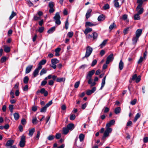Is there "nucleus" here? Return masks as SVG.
<instances>
[{"mask_svg":"<svg viewBox=\"0 0 148 148\" xmlns=\"http://www.w3.org/2000/svg\"><path fill=\"white\" fill-rule=\"evenodd\" d=\"M92 48L90 46H88L86 48V51L85 56L83 57V59L84 58H87L89 57L91 54L92 51Z\"/></svg>","mask_w":148,"mask_h":148,"instance_id":"nucleus-1","label":"nucleus"},{"mask_svg":"<svg viewBox=\"0 0 148 148\" xmlns=\"http://www.w3.org/2000/svg\"><path fill=\"white\" fill-rule=\"evenodd\" d=\"M141 80V76L140 75H139L138 76L136 74H134L133 75L131 79H130L129 82L130 83H132V81L135 80L136 83H138Z\"/></svg>","mask_w":148,"mask_h":148,"instance_id":"nucleus-2","label":"nucleus"},{"mask_svg":"<svg viewBox=\"0 0 148 148\" xmlns=\"http://www.w3.org/2000/svg\"><path fill=\"white\" fill-rule=\"evenodd\" d=\"M48 7L49 8V12L50 13H52L55 11L54 3L52 1L49 2Z\"/></svg>","mask_w":148,"mask_h":148,"instance_id":"nucleus-3","label":"nucleus"},{"mask_svg":"<svg viewBox=\"0 0 148 148\" xmlns=\"http://www.w3.org/2000/svg\"><path fill=\"white\" fill-rule=\"evenodd\" d=\"M25 137L24 135L21 136V140L19 143V145L21 147H23L25 144Z\"/></svg>","mask_w":148,"mask_h":148,"instance_id":"nucleus-4","label":"nucleus"},{"mask_svg":"<svg viewBox=\"0 0 148 148\" xmlns=\"http://www.w3.org/2000/svg\"><path fill=\"white\" fill-rule=\"evenodd\" d=\"M114 59L113 54H111L107 58L106 61V64H109L110 62H112Z\"/></svg>","mask_w":148,"mask_h":148,"instance_id":"nucleus-5","label":"nucleus"},{"mask_svg":"<svg viewBox=\"0 0 148 148\" xmlns=\"http://www.w3.org/2000/svg\"><path fill=\"white\" fill-rule=\"evenodd\" d=\"M136 10L139 14H141L143 12L144 9L142 7V6L138 5L136 8Z\"/></svg>","mask_w":148,"mask_h":148,"instance_id":"nucleus-6","label":"nucleus"},{"mask_svg":"<svg viewBox=\"0 0 148 148\" xmlns=\"http://www.w3.org/2000/svg\"><path fill=\"white\" fill-rule=\"evenodd\" d=\"M95 73V71L94 70H92L89 71L86 76V78H91L92 76Z\"/></svg>","mask_w":148,"mask_h":148,"instance_id":"nucleus-7","label":"nucleus"},{"mask_svg":"<svg viewBox=\"0 0 148 148\" xmlns=\"http://www.w3.org/2000/svg\"><path fill=\"white\" fill-rule=\"evenodd\" d=\"M33 68L32 65H29L27 66L25 69V73L27 74L30 72Z\"/></svg>","mask_w":148,"mask_h":148,"instance_id":"nucleus-8","label":"nucleus"},{"mask_svg":"<svg viewBox=\"0 0 148 148\" xmlns=\"http://www.w3.org/2000/svg\"><path fill=\"white\" fill-rule=\"evenodd\" d=\"M115 121L114 120H112L106 124V126L110 127L111 126L114 125L115 124Z\"/></svg>","mask_w":148,"mask_h":148,"instance_id":"nucleus-9","label":"nucleus"},{"mask_svg":"<svg viewBox=\"0 0 148 148\" xmlns=\"http://www.w3.org/2000/svg\"><path fill=\"white\" fill-rule=\"evenodd\" d=\"M40 93L41 94H43L44 95L45 97L47 96L48 95V92L47 91L45 90L44 88H41L40 90Z\"/></svg>","mask_w":148,"mask_h":148,"instance_id":"nucleus-10","label":"nucleus"},{"mask_svg":"<svg viewBox=\"0 0 148 148\" xmlns=\"http://www.w3.org/2000/svg\"><path fill=\"white\" fill-rule=\"evenodd\" d=\"M14 141L13 140H10L7 141L6 146L7 147H10L13 144Z\"/></svg>","mask_w":148,"mask_h":148,"instance_id":"nucleus-11","label":"nucleus"},{"mask_svg":"<svg viewBox=\"0 0 148 148\" xmlns=\"http://www.w3.org/2000/svg\"><path fill=\"white\" fill-rule=\"evenodd\" d=\"M142 33V30L141 29H138L136 32V36L139 37Z\"/></svg>","mask_w":148,"mask_h":148,"instance_id":"nucleus-12","label":"nucleus"},{"mask_svg":"<svg viewBox=\"0 0 148 148\" xmlns=\"http://www.w3.org/2000/svg\"><path fill=\"white\" fill-rule=\"evenodd\" d=\"M92 11V10L90 9H89L87 11L86 13V18L87 19L90 16Z\"/></svg>","mask_w":148,"mask_h":148,"instance_id":"nucleus-13","label":"nucleus"},{"mask_svg":"<svg viewBox=\"0 0 148 148\" xmlns=\"http://www.w3.org/2000/svg\"><path fill=\"white\" fill-rule=\"evenodd\" d=\"M139 37L136 36H134L132 39L133 43L134 44H136L138 40Z\"/></svg>","mask_w":148,"mask_h":148,"instance_id":"nucleus-14","label":"nucleus"},{"mask_svg":"<svg viewBox=\"0 0 148 148\" xmlns=\"http://www.w3.org/2000/svg\"><path fill=\"white\" fill-rule=\"evenodd\" d=\"M56 27L55 26L53 27L50 28L47 31V33L49 34L52 33L55 30Z\"/></svg>","mask_w":148,"mask_h":148,"instance_id":"nucleus-15","label":"nucleus"},{"mask_svg":"<svg viewBox=\"0 0 148 148\" xmlns=\"http://www.w3.org/2000/svg\"><path fill=\"white\" fill-rule=\"evenodd\" d=\"M67 128L69 130H72L74 128V125L72 123L69 124L67 125Z\"/></svg>","mask_w":148,"mask_h":148,"instance_id":"nucleus-16","label":"nucleus"},{"mask_svg":"<svg viewBox=\"0 0 148 148\" xmlns=\"http://www.w3.org/2000/svg\"><path fill=\"white\" fill-rule=\"evenodd\" d=\"M119 69L120 70H122L124 66V63L122 60H121L119 64Z\"/></svg>","mask_w":148,"mask_h":148,"instance_id":"nucleus-17","label":"nucleus"},{"mask_svg":"<svg viewBox=\"0 0 148 148\" xmlns=\"http://www.w3.org/2000/svg\"><path fill=\"white\" fill-rule=\"evenodd\" d=\"M108 40L106 39L104 40L102 42L100 45L99 46L101 48H102L106 44Z\"/></svg>","mask_w":148,"mask_h":148,"instance_id":"nucleus-18","label":"nucleus"},{"mask_svg":"<svg viewBox=\"0 0 148 148\" xmlns=\"http://www.w3.org/2000/svg\"><path fill=\"white\" fill-rule=\"evenodd\" d=\"M106 76H105L102 79L101 87L100 88V90L102 89L104 87L105 84V80L106 79Z\"/></svg>","mask_w":148,"mask_h":148,"instance_id":"nucleus-19","label":"nucleus"},{"mask_svg":"<svg viewBox=\"0 0 148 148\" xmlns=\"http://www.w3.org/2000/svg\"><path fill=\"white\" fill-rule=\"evenodd\" d=\"M105 19V16L103 14H101L99 16L98 18L99 21H101L104 20Z\"/></svg>","mask_w":148,"mask_h":148,"instance_id":"nucleus-20","label":"nucleus"},{"mask_svg":"<svg viewBox=\"0 0 148 148\" xmlns=\"http://www.w3.org/2000/svg\"><path fill=\"white\" fill-rule=\"evenodd\" d=\"M3 47L4 48V50L5 52L8 53L10 51V49L9 47L6 45H4Z\"/></svg>","mask_w":148,"mask_h":148,"instance_id":"nucleus-21","label":"nucleus"},{"mask_svg":"<svg viewBox=\"0 0 148 148\" xmlns=\"http://www.w3.org/2000/svg\"><path fill=\"white\" fill-rule=\"evenodd\" d=\"M65 78L64 77L57 78L56 79V82H64L65 81Z\"/></svg>","mask_w":148,"mask_h":148,"instance_id":"nucleus-22","label":"nucleus"},{"mask_svg":"<svg viewBox=\"0 0 148 148\" xmlns=\"http://www.w3.org/2000/svg\"><path fill=\"white\" fill-rule=\"evenodd\" d=\"M92 29L91 28H86L84 31V33L85 34H87L88 33L92 31Z\"/></svg>","mask_w":148,"mask_h":148,"instance_id":"nucleus-23","label":"nucleus"},{"mask_svg":"<svg viewBox=\"0 0 148 148\" xmlns=\"http://www.w3.org/2000/svg\"><path fill=\"white\" fill-rule=\"evenodd\" d=\"M53 18L55 20L60 19V17L58 12H57L55 16L53 17Z\"/></svg>","mask_w":148,"mask_h":148,"instance_id":"nucleus-24","label":"nucleus"},{"mask_svg":"<svg viewBox=\"0 0 148 148\" xmlns=\"http://www.w3.org/2000/svg\"><path fill=\"white\" fill-rule=\"evenodd\" d=\"M95 25L94 24L90 22H87L85 23V27H86L88 26L91 27Z\"/></svg>","mask_w":148,"mask_h":148,"instance_id":"nucleus-25","label":"nucleus"},{"mask_svg":"<svg viewBox=\"0 0 148 148\" xmlns=\"http://www.w3.org/2000/svg\"><path fill=\"white\" fill-rule=\"evenodd\" d=\"M35 129L33 128L29 130V136H32L35 132Z\"/></svg>","mask_w":148,"mask_h":148,"instance_id":"nucleus-26","label":"nucleus"},{"mask_svg":"<svg viewBox=\"0 0 148 148\" xmlns=\"http://www.w3.org/2000/svg\"><path fill=\"white\" fill-rule=\"evenodd\" d=\"M121 110V109L120 107H117L115 108L114 112L116 114H118L120 112Z\"/></svg>","mask_w":148,"mask_h":148,"instance_id":"nucleus-27","label":"nucleus"},{"mask_svg":"<svg viewBox=\"0 0 148 148\" xmlns=\"http://www.w3.org/2000/svg\"><path fill=\"white\" fill-rule=\"evenodd\" d=\"M39 71L36 69L34 70L33 73V75L34 77H36L38 75Z\"/></svg>","mask_w":148,"mask_h":148,"instance_id":"nucleus-28","label":"nucleus"},{"mask_svg":"<svg viewBox=\"0 0 148 148\" xmlns=\"http://www.w3.org/2000/svg\"><path fill=\"white\" fill-rule=\"evenodd\" d=\"M69 130L67 127L63 128V133L64 134H66L69 132Z\"/></svg>","mask_w":148,"mask_h":148,"instance_id":"nucleus-29","label":"nucleus"},{"mask_svg":"<svg viewBox=\"0 0 148 148\" xmlns=\"http://www.w3.org/2000/svg\"><path fill=\"white\" fill-rule=\"evenodd\" d=\"M140 116V113H138L136 115L134 119V122H135L138 119Z\"/></svg>","mask_w":148,"mask_h":148,"instance_id":"nucleus-30","label":"nucleus"},{"mask_svg":"<svg viewBox=\"0 0 148 148\" xmlns=\"http://www.w3.org/2000/svg\"><path fill=\"white\" fill-rule=\"evenodd\" d=\"M59 62L58 60L56 58L52 59L51 60V63L55 64H57Z\"/></svg>","mask_w":148,"mask_h":148,"instance_id":"nucleus-31","label":"nucleus"},{"mask_svg":"<svg viewBox=\"0 0 148 148\" xmlns=\"http://www.w3.org/2000/svg\"><path fill=\"white\" fill-rule=\"evenodd\" d=\"M140 14H139L138 13H137V14H135L134 15V19L135 20H139L140 19V17L139 16V15Z\"/></svg>","mask_w":148,"mask_h":148,"instance_id":"nucleus-32","label":"nucleus"},{"mask_svg":"<svg viewBox=\"0 0 148 148\" xmlns=\"http://www.w3.org/2000/svg\"><path fill=\"white\" fill-rule=\"evenodd\" d=\"M16 14V13L14 12V11H12V14L9 17V19L11 20Z\"/></svg>","mask_w":148,"mask_h":148,"instance_id":"nucleus-33","label":"nucleus"},{"mask_svg":"<svg viewBox=\"0 0 148 148\" xmlns=\"http://www.w3.org/2000/svg\"><path fill=\"white\" fill-rule=\"evenodd\" d=\"M106 130L105 131L107 132H108L109 133H111L112 130V128L110 127H106Z\"/></svg>","mask_w":148,"mask_h":148,"instance_id":"nucleus-34","label":"nucleus"},{"mask_svg":"<svg viewBox=\"0 0 148 148\" xmlns=\"http://www.w3.org/2000/svg\"><path fill=\"white\" fill-rule=\"evenodd\" d=\"M14 119L15 120H18L19 118V115L18 113H15L14 114Z\"/></svg>","mask_w":148,"mask_h":148,"instance_id":"nucleus-35","label":"nucleus"},{"mask_svg":"<svg viewBox=\"0 0 148 148\" xmlns=\"http://www.w3.org/2000/svg\"><path fill=\"white\" fill-rule=\"evenodd\" d=\"M55 138V136L52 135H49L47 138V139L49 140H53Z\"/></svg>","mask_w":148,"mask_h":148,"instance_id":"nucleus-36","label":"nucleus"},{"mask_svg":"<svg viewBox=\"0 0 148 148\" xmlns=\"http://www.w3.org/2000/svg\"><path fill=\"white\" fill-rule=\"evenodd\" d=\"M29 78L28 76L25 77L23 79V82L25 84H27L28 83Z\"/></svg>","mask_w":148,"mask_h":148,"instance_id":"nucleus-37","label":"nucleus"},{"mask_svg":"<svg viewBox=\"0 0 148 148\" xmlns=\"http://www.w3.org/2000/svg\"><path fill=\"white\" fill-rule=\"evenodd\" d=\"M79 140L80 142L82 141L84 139V136L83 134H80L79 136Z\"/></svg>","mask_w":148,"mask_h":148,"instance_id":"nucleus-38","label":"nucleus"},{"mask_svg":"<svg viewBox=\"0 0 148 148\" xmlns=\"http://www.w3.org/2000/svg\"><path fill=\"white\" fill-rule=\"evenodd\" d=\"M114 27H116V25L115 23H113L110 26L109 29L110 30H111Z\"/></svg>","mask_w":148,"mask_h":148,"instance_id":"nucleus-39","label":"nucleus"},{"mask_svg":"<svg viewBox=\"0 0 148 148\" xmlns=\"http://www.w3.org/2000/svg\"><path fill=\"white\" fill-rule=\"evenodd\" d=\"M114 5L115 8H120L121 7V5H119V3L118 1H114Z\"/></svg>","mask_w":148,"mask_h":148,"instance_id":"nucleus-40","label":"nucleus"},{"mask_svg":"<svg viewBox=\"0 0 148 148\" xmlns=\"http://www.w3.org/2000/svg\"><path fill=\"white\" fill-rule=\"evenodd\" d=\"M69 25L68 20V19L67 18L65 21V27L66 29H68Z\"/></svg>","mask_w":148,"mask_h":148,"instance_id":"nucleus-41","label":"nucleus"},{"mask_svg":"<svg viewBox=\"0 0 148 148\" xmlns=\"http://www.w3.org/2000/svg\"><path fill=\"white\" fill-rule=\"evenodd\" d=\"M47 72L46 70L45 69H42L41 70L40 73V75H42L43 74L46 73Z\"/></svg>","mask_w":148,"mask_h":148,"instance_id":"nucleus-42","label":"nucleus"},{"mask_svg":"<svg viewBox=\"0 0 148 148\" xmlns=\"http://www.w3.org/2000/svg\"><path fill=\"white\" fill-rule=\"evenodd\" d=\"M46 62L47 61L46 60L43 59L40 61L39 63L41 65H43L46 63Z\"/></svg>","mask_w":148,"mask_h":148,"instance_id":"nucleus-43","label":"nucleus"},{"mask_svg":"<svg viewBox=\"0 0 148 148\" xmlns=\"http://www.w3.org/2000/svg\"><path fill=\"white\" fill-rule=\"evenodd\" d=\"M47 108V107L45 106H44L41 108L40 111V112H45L46 111Z\"/></svg>","mask_w":148,"mask_h":148,"instance_id":"nucleus-44","label":"nucleus"},{"mask_svg":"<svg viewBox=\"0 0 148 148\" xmlns=\"http://www.w3.org/2000/svg\"><path fill=\"white\" fill-rule=\"evenodd\" d=\"M40 19V17L39 16H38L36 14L35 15H34V21H37Z\"/></svg>","mask_w":148,"mask_h":148,"instance_id":"nucleus-45","label":"nucleus"},{"mask_svg":"<svg viewBox=\"0 0 148 148\" xmlns=\"http://www.w3.org/2000/svg\"><path fill=\"white\" fill-rule=\"evenodd\" d=\"M103 110L104 113H106L109 111L110 109L109 108L107 107H105L104 108Z\"/></svg>","mask_w":148,"mask_h":148,"instance_id":"nucleus-46","label":"nucleus"},{"mask_svg":"<svg viewBox=\"0 0 148 148\" xmlns=\"http://www.w3.org/2000/svg\"><path fill=\"white\" fill-rule=\"evenodd\" d=\"M130 27H128L124 29L123 31V33L124 34H127V32L129 30V29Z\"/></svg>","mask_w":148,"mask_h":148,"instance_id":"nucleus-47","label":"nucleus"},{"mask_svg":"<svg viewBox=\"0 0 148 148\" xmlns=\"http://www.w3.org/2000/svg\"><path fill=\"white\" fill-rule=\"evenodd\" d=\"M92 34L93 35V39H97V34L96 32H93Z\"/></svg>","mask_w":148,"mask_h":148,"instance_id":"nucleus-48","label":"nucleus"},{"mask_svg":"<svg viewBox=\"0 0 148 148\" xmlns=\"http://www.w3.org/2000/svg\"><path fill=\"white\" fill-rule=\"evenodd\" d=\"M73 34V33L72 32H69L68 33L67 35L69 38H71Z\"/></svg>","mask_w":148,"mask_h":148,"instance_id":"nucleus-49","label":"nucleus"},{"mask_svg":"<svg viewBox=\"0 0 148 148\" xmlns=\"http://www.w3.org/2000/svg\"><path fill=\"white\" fill-rule=\"evenodd\" d=\"M80 84V82L78 81L75 82L74 85V87L75 88H77L78 87Z\"/></svg>","mask_w":148,"mask_h":148,"instance_id":"nucleus-50","label":"nucleus"},{"mask_svg":"<svg viewBox=\"0 0 148 148\" xmlns=\"http://www.w3.org/2000/svg\"><path fill=\"white\" fill-rule=\"evenodd\" d=\"M137 3L139 4L138 5L142 6L143 3V0H137Z\"/></svg>","mask_w":148,"mask_h":148,"instance_id":"nucleus-51","label":"nucleus"},{"mask_svg":"<svg viewBox=\"0 0 148 148\" xmlns=\"http://www.w3.org/2000/svg\"><path fill=\"white\" fill-rule=\"evenodd\" d=\"M76 116L75 114H72L70 117V119L71 120H74Z\"/></svg>","mask_w":148,"mask_h":148,"instance_id":"nucleus-52","label":"nucleus"},{"mask_svg":"<svg viewBox=\"0 0 148 148\" xmlns=\"http://www.w3.org/2000/svg\"><path fill=\"white\" fill-rule=\"evenodd\" d=\"M19 85V83L18 82L16 83V84L15 85L13 88L15 89H16V90H17V89H18V86Z\"/></svg>","mask_w":148,"mask_h":148,"instance_id":"nucleus-53","label":"nucleus"},{"mask_svg":"<svg viewBox=\"0 0 148 148\" xmlns=\"http://www.w3.org/2000/svg\"><path fill=\"white\" fill-rule=\"evenodd\" d=\"M7 58L5 57H3L1 58V63H3L5 62Z\"/></svg>","mask_w":148,"mask_h":148,"instance_id":"nucleus-54","label":"nucleus"},{"mask_svg":"<svg viewBox=\"0 0 148 148\" xmlns=\"http://www.w3.org/2000/svg\"><path fill=\"white\" fill-rule=\"evenodd\" d=\"M144 58L143 57H141L139 60L138 61V64H140L144 60Z\"/></svg>","mask_w":148,"mask_h":148,"instance_id":"nucleus-55","label":"nucleus"},{"mask_svg":"<svg viewBox=\"0 0 148 148\" xmlns=\"http://www.w3.org/2000/svg\"><path fill=\"white\" fill-rule=\"evenodd\" d=\"M26 120L25 119H23L21 120V123L23 125H25L26 124Z\"/></svg>","mask_w":148,"mask_h":148,"instance_id":"nucleus-56","label":"nucleus"},{"mask_svg":"<svg viewBox=\"0 0 148 148\" xmlns=\"http://www.w3.org/2000/svg\"><path fill=\"white\" fill-rule=\"evenodd\" d=\"M52 101L51 100L50 101H49L48 103H47L45 106L47 107H47H49V106H50L52 104Z\"/></svg>","mask_w":148,"mask_h":148,"instance_id":"nucleus-57","label":"nucleus"},{"mask_svg":"<svg viewBox=\"0 0 148 148\" xmlns=\"http://www.w3.org/2000/svg\"><path fill=\"white\" fill-rule=\"evenodd\" d=\"M52 101L51 100L50 101H49L48 103H47L45 106L47 107H47H49V106H50L52 104Z\"/></svg>","mask_w":148,"mask_h":148,"instance_id":"nucleus-58","label":"nucleus"},{"mask_svg":"<svg viewBox=\"0 0 148 148\" xmlns=\"http://www.w3.org/2000/svg\"><path fill=\"white\" fill-rule=\"evenodd\" d=\"M32 122L33 124H36L37 123V120L36 118L33 119L32 120Z\"/></svg>","mask_w":148,"mask_h":148,"instance_id":"nucleus-59","label":"nucleus"},{"mask_svg":"<svg viewBox=\"0 0 148 148\" xmlns=\"http://www.w3.org/2000/svg\"><path fill=\"white\" fill-rule=\"evenodd\" d=\"M44 30V28L43 27H40L39 28L38 31L40 33H42Z\"/></svg>","mask_w":148,"mask_h":148,"instance_id":"nucleus-60","label":"nucleus"},{"mask_svg":"<svg viewBox=\"0 0 148 148\" xmlns=\"http://www.w3.org/2000/svg\"><path fill=\"white\" fill-rule=\"evenodd\" d=\"M28 89V86L27 85H26L23 87V90L24 91H27Z\"/></svg>","mask_w":148,"mask_h":148,"instance_id":"nucleus-61","label":"nucleus"},{"mask_svg":"<svg viewBox=\"0 0 148 148\" xmlns=\"http://www.w3.org/2000/svg\"><path fill=\"white\" fill-rule=\"evenodd\" d=\"M103 8L104 10H106L109 8V6L108 4H106L103 6Z\"/></svg>","mask_w":148,"mask_h":148,"instance_id":"nucleus-62","label":"nucleus"},{"mask_svg":"<svg viewBox=\"0 0 148 148\" xmlns=\"http://www.w3.org/2000/svg\"><path fill=\"white\" fill-rule=\"evenodd\" d=\"M61 136V134H57L55 137H56V138L57 139H59Z\"/></svg>","mask_w":148,"mask_h":148,"instance_id":"nucleus-63","label":"nucleus"},{"mask_svg":"<svg viewBox=\"0 0 148 148\" xmlns=\"http://www.w3.org/2000/svg\"><path fill=\"white\" fill-rule=\"evenodd\" d=\"M97 63V61L96 60H93L92 61V64H91V66H94V65H95Z\"/></svg>","mask_w":148,"mask_h":148,"instance_id":"nucleus-64","label":"nucleus"}]
</instances>
